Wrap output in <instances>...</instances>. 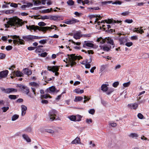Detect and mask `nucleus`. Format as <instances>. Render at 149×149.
<instances>
[{
    "label": "nucleus",
    "mask_w": 149,
    "mask_h": 149,
    "mask_svg": "<svg viewBox=\"0 0 149 149\" xmlns=\"http://www.w3.org/2000/svg\"><path fill=\"white\" fill-rule=\"evenodd\" d=\"M61 19V17L58 15H50V20H60Z\"/></svg>",
    "instance_id": "obj_21"
},
{
    "label": "nucleus",
    "mask_w": 149,
    "mask_h": 149,
    "mask_svg": "<svg viewBox=\"0 0 149 149\" xmlns=\"http://www.w3.org/2000/svg\"><path fill=\"white\" fill-rule=\"evenodd\" d=\"M10 6L14 8H17L18 7L17 4L16 3H12L10 5Z\"/></svg>",
    "instance_id": "obj_52"
},
{
    "label": "nucleus",
    "mask_w": 149,
    "mask_h": 149,
    "mask_svg": "<svg viewBox=\"0 0 149 149\" xmlns=\"http://www.w3.org/2000/svg\"><path fill=\"white\" fill-rule=\"evenodd\" d=\"M88 17L90 18L91 20H92V19L95 17H98L99 18H101V17L100 15H91L88 16Z\"/></svg>",
    "instance_id": "obj_26"
},
{
    "label": "nucleus",
    "mask_w": 149,
    "mask_h": 149,
    "mask_svg": "<svg viewBox=\"0 0 149 149\" xmlns=\"http://www.w3.org/2000/svg\"><path fill=\"white\" fill-rule=\"evenodd\" d=\"M119 84V83L118 81H116L114 82L113 84V86L115 87H117Z\"/></svg>",
    "instance_id": "obj_49"
},
{
    "label": "nucleus",
    "mask_w": 149,
    "mask_h": 149,
    "mask_svg": "<svg viewBox=\"0 0 149 149\" xmlns=\"http://www.w3.org/2000/svg\"><path fill=\"white\" fill-rule=\"evenodd\" d=\"M8 71L6 70L0 72V79L6 77L8 73Z\"/></svg>",
    "instance_id": "obj_8"
},
{
    "label": "nucleus",
    "mask_w": 149,
    "mask_h": 149,
    "mask_svg": "<svg viewBox=\"0 0 149 149\" xmlns=\"http://www.w3.org/2000/svg\"><path fill=\"white\" fill-rule=\"evenodd\" d=\"M5 55L2 53H0V59H3L5 57Z\"/></svg>",
    "instance_id": "obj_58"
},
{
    "label": "nucleus",
    "mask_w": 149,
    "mask_h": 149,
    "mask_svg": "<svg viewBox=\"0 0 149 149\" xmlns=\"http://www.w3.org/2000/svg\"><path fill=\"white\" fill-rule=\"evenodd\" d=\"M92 120L91 119L87 118L86 119V122L88 124H90L92 122Z\"/></svg>",
    "instance_id": "obj_44"
},
{
    "label": "nucleus",
    "mask_w": 149,
    "mask_h": 149,
    "mask_svg": "<svg viewBox=\"0 0 149 149\" xmlns=\"http://www.w3.org/2000/svg\"><path fill=\"white\" fill-rule=\"evenodd\" d=\"M57 113V111L55 109H52L49 111V117L51 121H53L54 120H58V118H56Z\"/></svg>",
    "instance_id": "obj_4"
},
{
    "label": "nucleus",
    "mask_w": 149,
    "mask_h": 149,
    "mask_svg": "<svg viewBox=\"0 0 149 149\" xmlns=\"http://www.w3.org/2000/svg\"><path fill=\"white\" fill-rule=\"evenodd\" d=\"M67 3L69 6H72L74 4V2L72 0H68L67 1Z\"/></svg>",
    "instance_id": "obj_32"
},
{
    "label": "nucleus",
    "mask_w": 149,
    "mask_h": 149,
    "mask_svg": "<svg viewBox=\"0 0 149 149\" xmlns=\"http://www.w3.org/2000/svg\"><path fill=\"white\" fill-rule=\"evenodd\" d=\"M80 139L79 137H77L73 141L71 142L72 144L80 143Z\"/></svg>",
    "instance_id": "obj_24"
},
{
    "label": "nucleus",
    "mask_w": 149,
    "mask_h": 149,
    "mask_svg": "<svg viewBox=\"0 0 149 149\" xmlns=\"http://www.w3.org/2000/svg\"><path fill=\"white\" fill-rule=\"evenodd\" d=\"M12 36V38L13 39H15V38H18V43L20 44L21 45H23L24 44V41L22 40H21V39L19 38V36H17L16 35H14Z\"/></svg>",
    "instance_id": "obj_20"
},
{
    "label": "nucleus",
    "mask_w": 149,
    "mask_h": 149,
    "mask_svg": "<svg viewBox=\"0 0 149 149\" xmlns=\"http://www.w3.org/2000/svg\"><path fill=\"white\" fill-rule=\"evenodd\" d=\"M107 65H103L101 66L100 68V72H102L103 71H104L106 68Z\"/></svg>",
    "instance_id": "obj_37"
},
{
    "label": "nucleus",
    "mask_w": 149,
    "mask_h": 149,
    "mask_svg": "<svg viewBox=\"0 0 149 149\" xmlns=\"http://www.w3.org/2000/svg\"><path fill=\"white\" fill-rule=\"evenodd\" d=\"M95 112V110L93 109H91L89 110L88 111V112L89 113L91 114H93Z\"/></svg>",
    "instance_id": "obj_54"
},
{
    "label": "nucleus",
    "mask_w": 149,
    "mask_h": 149,
    "mask_svg": "<svg viewBox=\"0 0 149 149\" xmlns=\"http://www.w3.org/2000/svg\"><path fill=\"white\" fill-rule=\"evenodd\" d=\"M26 27L27 29L29 30L30 31L33 30L34 31H35L36 30H38L39 31H41L43 32H45L48 30L52 29H54V27H55L56 28H57L55 25H52L50 27H39L38 26H35L34 25L29 26L27 25L26 26ZM55 30H56V29H55Z\"/></svg>",
    "instance_id": "obj_2"
},
{
    "label": "nucleus",
    "mask_w": 149,
    "mask_h": 149,
    "mask_svg": "<svg viewBox=\"0 0 149 149\" xmlns=\"http://www.w3.org/2000/svg\"><path fill=\"white\" fill-rule=\"evenodd\" d=\"M119 41L120 44L121 45L123 44L126 42V40L124 38H122L119 39Z\"/></svg>",
    "instance_id": "obj_36"
},
{
    "label": "nucleus",
    "mask_w": 149,
    "mask_h": 149,
    "mask_svg": "<svg viewBox=\"0 0 149 149\" xmlns=\"http://www.w3.org/2000/svg\"><path fill=\"white\" fill-rule=\"evenodd\" d=\"M79 22V20L74 18H72L70 20L66 22L65 23L67 24H73Z\"/></svg>",
    "instance_id": "obj_13"
},
{
    "label": "nucleus",
    "mask_w": 149,
    "mask_h": 149,
    "mask_svg": "<svg viewBox=\"0 0 149 149\" xmlns=\"http://www.w3.org/2000/svg\"><path fill=\"white\" fill-rule=\"evenodd\" d=\"M122 3V2L120 1L116 0L115 2L112 3L113 4H118L120 5Z\"/></svg>",
    "instance_id": "obj_39"
},
{
    "label": "nucleus",
    "mask_w": 149,
    "mask_h": 149,
    "mask_svg": "<svg viewBox=\"0 0 149 149\" xmlns=\"http://www.w3.org/2000/svg\"><path fill=\"white\" fill-rule=\"evenodd\" d=\"M41 99H42V98L46 99L48 97L51 98V97L49 94H46L44 95H41Z\"/></svg>",
    "instance_id": "obj_31"
},
{
    "label": "nucleus",
    "mask_w": 149,
    "mask_h": 149,
    "mask_svg": "<svg viewBox=\"0 0 149 149\" xmlns=\"http://www.w3.org/2000/svg\"><path fill=\"white\" fill-rule=\"evenodd\" d=\"M22 72L23 74H26L28 75H31L32 73L31 71L27 68H25L23 69Z\"/></svg>",
    "instance_id": "obj_15"
},
{
    "label": "nucleus",
    "mask_w": 149,
    "mask_h": 149,
    "mask_svg": "<svg viewBox=\"0 0 149 149\" xmlns=\"http://www.w3.org/2000/svg\"><path fill=\"white\" fill-rule=\"evenodd\" d=\"M145 3L143 2H141V3H138L137 2L136 3V5L139 6H143V4Z\"/></svg>",
    "instance_id": "obj_64"
},
{
    "label": "nucleus",
    "mask_w": 149,
    "mask_h": 149,
    "mask_svg": "<svg viewBox=\"0 0 149 149\" xmlns=\"http://www.w3.org/2000/svg\"><path fill=\"white\" fill-rule=\"evenodd\" d=\"M68 118L71 121H76V117L75 116L72 115L68 117Z\"/></svg>",
    "instance_id": "obj_29"
},
{
    "label": "nucleus",
    "mask_w": 149,
    "mask_h": 149,
    "mask_svg": "<svg viewBox=\"0 0 149 149\" xmlns=\"http://www.w3.org/2000/svg\"><path fill=\"white\" fill-rule=\"evenodd\" d=\"M138 106V104L136 103L129 104L128 105L129 108L134 109H136Z\"/></svg>",
    "instance_id": "obj_11"
},
{
    "label": "nucleus",
    "mask_w": 149,
    "mask_h": 149,
    "mask_svg": "<svg viewBox=\"0 0 149 149\" xmlns=\"http://www.w3.org/2000/svg\"><path fill=\"white\" fill-rule=\"evenodd\" d=\"M85 46L89 47H92L94 46V44L90 41H85L84 44L83 45L84 47H85Z\"/></svg>",
    "instance_id": "obj_16"
},
{
    "label": "nucleus",
    "mask_w": 149,
    "mask_h": 149,
    "mask_svg": "<svg viewBox=\"0 0 149 149\" xmlns=\"http://www.w3.org/2000/svg\"><path fill=\"white\" fill-rule=\"evenodd\" d=\"M104 21L106 22L108 24H110L111 23H120L121 22V21H120L117 20V21H116L115 20L113 19H109L107 20H105Z\"/></svg>",
    "instance_id": "obj_14"
},
{
    "label": "nucleus",
    "mask_w": 149,
    "mask_h": 149,
    "mask_svg": "<svg viewBox=\"0 0 149 149\" xmlns=\"http://www.w3.org/2000/svg\"><path fill=\"white\" fill-rule=\"evenodd\" d=\"M74 91L78 94H81L83 93L84 92V91L83 90H80L79 88H76L75 89Z\"/></svg>",
    "instance_id": "obj_30"
},
{
    "label": "nucleus",
    "mask_w": 149,
    "mask_h": 149,
    "mask_svg": "<svg viewBox=\"0 0 149 149\" xmlns=\"http://www.w3.org/2000/svg\"><path fill=\"white\" fill-rule=\"evenodd\" d=\"M56 91V88L54 86H52L51 87L47 88L46 92L47 93H52Z\"/></svg>",
    "instance_id": "obj_17"
},
{
    "label": "nucleus",
    "mask_w": 149,
    "mask_h": 149,
    "mask_svg": "<svg viewBox=\"0 0 149 149\" xmlns=\"http://www.w3.org/2000/svg\"><path fill=\"white\" fill-rule=\"evenodd\" d=\"M14 12V10H6L5 12V13L6 14H10L13 13Z\"/></svg>",
    "instance_id": "obj_38"
},
{
    "label": "nucleus",
    "mask_w": 149,
    "mask_h": 149,
    "mask_svg": "<svg viewBox=\"0 0 149 149\" xmlns=\"http://www.w3.org/2000/svg\"><path fill=\"white\" fill-rule=\"evenodd\" d=\"M132 45L133 43L131 42H127L125 44V45L128 47H130L132 46Z\"/></svg>",
    "instance_id": "obj_59"
},
{
    "label": "nucleus",
    "mask_w": 149,
    "mask_h": 149,
    "mask_svg": "<svg viewBox=\"0 0 149 149\" xmlns=\"http://www.w3.org/2000/svg\"><path fill=\"white\" fill-rule=\"evenodd\" d=\"M12 73L14 75H15L17 77H21L23 76V74L22 72L19 71H14L12 72Z\"/></svg>",
    "instance_id": "obj_12"
},
{
    "label": "nucleus",
    "mask_w": 149,
    "mask_h": 149,
    "mask_svg": "<svg viewBox=\"0 0 149 149\" xmlns=\"http://www.w3.org/2000/svg\"><path fill=\"white\" fill-rule=\"evenodd\" d=\"M109 125L113 127H115L117 126V124L116 123H114L113 122L109 121Z\"/></svg>",
    "instance_id": "obj_34"
},
{
    "label": "nucleus",
    "mask_w": 149,
    "mask_h": 149,
    "mask_svg": "<svg viewBox=\"0 0 149 149\" xmlns=\"http://www.w3.org/2000/svg\"><path fill=\"white\" fill-rule=\"evenodd\" d=\"M83 98L81 96H76L74 100V101L75 102H78L80 101L83 100Z\"/></svg>",
    "instance_id": "obj_27"
},
{
    "label": "nucleus",
    "mask_w": 149,
    "mask_h": 149,
    "mask_svg": "<svg viewBox=\"0 0 149 149\" xmlns=\"http://www.w3.org/2000/svg\"><path fill=\"white\" fill-rule=\"evenodd\" d=\"M106 42L108 44H109L113 46V48L114 47L115 44L114 43L113 40L110 37H107L105 38Z\"/></svg>",
    "instance_id": "obj_9"
},
{
    "label": "nucleus",
    "mask_w": 149,
    "mask_h": 149,
    "mask_svg": "<svg viewBox=\"0 0 149 149\" xmlns=\"http://www.w3.org/2000/svg\"><path fill=\"white\" fill-rule=\"evenodd\" d=\"M114 91V90L113 88H110L108 91H107L106 93L108 95H109L110 94H111L112 92H113Z\"/></svg>",
    "instance_id": "obj_43"
},
{
    "label": "nucleus",
    "mask_w": 149,
    "mask_h": 149,
    "mask_svg": "<svg viewBox=\"0 0 149 149\" xmlns=\"http://www.w3.org/2000/svg\"><path fill=\"white\" fill-rule=\"evenodd\" d=\"M125 22L128 23H131L133 22V20L132 19H126L125 21Z\"/></svg>",
    "instance_id": "obj_56"
},
{
    "label": "nucleus",
    "mask_w": 149,
    "mask_h": 149,
    "mask_svg": "<svg viewBox=\"0 0 149 149\" xmlns=\"http://www.w3.org/2000/svg\"><path fill=\"white\" fill-rule=\"evenodd\" d=\"M89 144L90 145V148H93L95 146V145L92 141H91L89 142Z\"/></svg>",
    "instance_id": "obj_41"
},
{
    "label": "nucleus",
    "mask_w": 149,
    "mask_h": 149,
    "mask_svg": "<svg viewBox=\"0 0 149 149\" xmlns=\"http://www.w3.org/2000/svg\"><path fill=\"white\" fill-rule=\"evenodd\" d=\"M74 14L76 15V16L79 17L81 16L82 15V14L81 13H79V12H75L74 13Z\"/></svg>",
    "instance_id": "obj_61"
},
{
    "label": "nucleus",
    "mask_w": 149,
    "mask_h": 149,
    "mask_svg": "<svg viewBox=\"0 0 149 149\" xmlns=\"http://www.w3.org/2000/svg\"><path fill=\"white\" fill-rule=\"evenodd\" d=\"M76 117V121H79L81 120L82 116L79 115L75 116Z\"/></svg>",
    "instance_id": "obj_42"
},
{
    "label": "nucleus",
    "mask_w": 149,
    "mask_h": 149,
    "mask_svg": "<svg viewBox=\"0 0 149 149\" xmlns=\"http://www.w3.org/2000/svg\"><path fill=\"white\" fill-rule=\"evenodd\" d=\"M22 116H24L26 113L27 107L25 105H22L21 106Z\"/></svg>",
    "instance_id": "obj_19"
},
{
    "label": "nucleus",
    "mask_w": 149,
    "mask_h": 149,
    "mask_svg": "<svg viewBox=\"0 0 149 149\" xmlns=\"http://www.w3.org/2000/svg\"><path fill=\"white\" fill-rule=\"evenodd\" d=\"M138 117L140 119H142L143 118V116L141 113H139L137 115Z\"/></svg>",
    "instance_id": "obj_57"
},
{
    "label": "nucleus",
    "mask_w": 149,
    "mask_h": 149,
    "mask_svg": "<svg viewBox=\"0 0 149 149\" xmlns=\"http://www.w3.org/2000/svg\"><path fill=\"white\" fill-rule=\"evenodd\" d=\"M97 41L100 42L101 44H103L106 42L105 38L103 39L102 37H100L97 39Z\"/></svg>",
    "instance_id": "obj_28"
},
{
    "label": "nucleus",
    "mask_w": 149,
    "mask_h": 149,
    "mask_svg": "<svg viewBox=\"0 0 149 149\" xmlns=\"http://www.w3.org/2000/svg\"><path fill=\"white\" fill-rule=\"evenodd\" d=\"M9 109V107H3L1 108V109L3 112H6Z\"/></svg>",
    "instance_id": "obj_48"
},
{
    "label": "nucleus",
    "mask_w": 149,
    "mask_h": 149,
    "mask_svg": "<svg viewBox=\"0 0 149 149\" xmlns=\"http://www.w3.org/2000/svg\"><path fill=\"white\" fill-rule=\"evenodd\" d=\"M109 86V85L107 84H102L101 87V90L104 92H107L108 89V86Z\"/></svg>",
    "instance_id": "obj_18"
},
{
    "label": "nucleus",
    "mask_w": 149,
    "mask_h": 149,
    "mask_svg": "<svg viewBox=\"0 0 149 149\" xmlns=\"http://www.w3.org/2000/svg\"><path fill=\"white\" fill-rule=\"evenodd\" d=\"M42 19H50V16H44L42 17Z\"/></svg>",
    "instance_id": "obj_51"
},
{
    "label": "nucleus",
    "mask_w": 149,
    "mask_h": 149,
    "mask_svg": "<svg viewBox=\"0 0 149 149\" xmlns=\"http://www.w3.org/2000/svg\"><path fill=\"white\" fill-rule=\"evenodd\" d=\"M5 20L7 21L6 24H5L6 28H8L10 26L18 27L21 26L24 24V22L22 20L16 17H13L12 18L4 19V21Z\"/></svg>",
    "instance_id": "obj_1"
},
{
    "label": "nucleus",
    "mask_w": 149,
    "mask_h": 149,
    "mask_svg": "<svg viewBox=\"0 0 149 149\" xmlns=\"http://www.w3.org/2000/svg\"><path fill=\"white\" fill-rule=\"evenodd\" d=\"M33 6V4L31 3H27L25 5H22L21 6V8L23 10H25L27 8L32 7Z\"/></svg>",
    "instance_id": "obj_10"
},
{
    "label": "nucleus",
    "mask_w": 149,
    "mask_h": 149,
    "mask_svg": "<svg viewBox=\"0 0 149 149\" xmlns=\"http://www.w3.org/2000/svg\"><path fill=\"white\" fill-rule=\"evenodd\" d=\"M101 49L104 51H107L110 50V48L108 46H103L101 47Z\"/></svg>",
    "instance_id": "obj_33"
},
{
    "label": "nucleus",
    "mask_w": 149,
    "mask_h": 149,
    "mask_svg": "<svg viewBox=\"0 0 149 149\" xmlns=\"http://www.w3.org/2000/svg\"><path fill=\"white\" fill-rule=\"evenodd\" d=\"M9 98L11 99H15L17 98V97L16 95H10L8 96Z\"/></svg>",
    "instance_id": "obj_45"
},
{
    "label": "nucleus",
    "mask_w": 149,
    "mask_h": 149,
    "mask_svg": "<svg viewBox=\"0 0 149 149\" xmlns=\"http://www.w3.org/2000/svg\"><path fill=\"white\" fill-rule=\"evenodd\" d=\"M30 84L31 86L36 87H38L39 86V85L37 83L34 82H31Z\"/></svg>",
    "instance_id": "obj_46"
},
{
    "label": "nucleus",
    "mask_w": 149,
    "mask_h": 149,
    "mask_svg": "<svg viewBox=\"0 0 149 149\" xmlns=\"http://www.w3.org/2000/svg\"><path fill=\"white\" fill-rule=\"evenodd\" d=\"M130 84V81L127 82L126 83H124L123 84V86L125 87H128Z\"/></svg>",
    "instance_id": "obj_50"
},
{
    "label": "nucleus",
    "mask_w": 149,
    "mask_h": 149,
    "mask_svg": "<svg viewBox=\"0 0 149 149\" xmlns=\"http://www.w3.org/2000/svg\"><path fill=\"white\" fill-rule=\"evenodd\" d=\"M81 36V33L79 32H78L74 34V38L76 39H80Z\"/></svg>",
    "instance_id": "obj_25"
},
{
    "label": "nucleus",
    "mask_w": 149,
    "mask_h": 149,
    "mask_svg": "<svg viewBox=\"0 0 149 149\" xmlns=\"http://www.w3.org/2000/svg\"><path fill=\"white\" fill-rule=\"evenodd\" d=\"M131 39L132 40H137L138 39V36H132L131 37Z\"/></svg>",
    "instance_id": "obj_62"
},
{
    "label": "nucleus",
    "mask_w": 149,
    "mask_h": 149,
    "mask_svg": "<svg viewBox=\"0 0 149 149\" xmlns=\"http://www.w3.org/2000/svg\"><path fill=\"white\" fill-rule=\"evenodd\" d=\"M59 66H48L47 68L48 70L52 71L53 72H55V75L58 76L59 74V73L57 72L58 71Z\"/></svg>",
    "instance_id": "obj_6"
},
{
    "label": "nucleus",
    "mask_w": 149,
    "mask_h": 149,
    "mask_svg": "<svg viewBox=\"0 0 149 149\" xmlns=\"http://www.w3.org/2000/svg\"><path fill=\"white\" fill-rule=\"evenodd\" d=\"M138 135L136 134V133H131L130 135V136L132 137V138H134V137H138Z\"/></svg>",
    "instance_id": "obj_47"
},
{
    "label": "nucleus",
    "mask_w": 149,
    "mask_h": 149,
    "mask_svg": "<svg viewBox=\"0 0 149 149\" xmlns=\"http://www.w3.org/2000/svg\"><path fill=\"white\" fill-rule=\"evenodd\" d=\"M59 127H55L52 129H47L46 130V131L47 132L53 135L54 133L58 132Z\"/></svg>",
    "instance_id": "obj_7"
},
{
    "label": "nucleus",
    "mask_w": 149,
    "mask_h": 149,
    "mask_svg": "<svg viewBox=\"0 0 149 149\" xmlns=\"http://www.w3.org/2000/svg\"><path fill=\"white\" fill-rule=\"evenodd\" d=\"M12 48V47L11 46H8L6 47V49L8 51L11 50Z\"/></svg>",
    "instance_id": "obj_63"
},
{
    "label": "nucleus",
    "mask_w": 149,
    "mask_h": 149,
    "mask_svg": "<svg viewBox=\"0 0 149 149\" xmlns=\"http://www.w3.org/2000/svg\"><path fill=\"white\" fill-rule=\"evenodd\" d=\"M22 137L27 142L29 143L31 142V139L27 134H23L22 135Z\"/></svg>",
    "instance_id": "obj_23"
},
{
    "label": "nucleus",
    "mask_w": 149,
    "mask_h": 149,
    "mask_svg": "<svg viewBox=\"0 0 149 149\" xmlns=\"http://www.w3.org/2000/svg\"><path fill=\"white\" fill-rule=\"evenodd\" d=\"M52 10L53 9L52 8L44 10L43 11V13H48L50 12L51 11H52Z\"/></svg>",
    "instance_id": "obj_40"
},
{
    "label": "nucleus",
    "mask_w": 149,
    "mask_h": 149,
    "mask_svg": "<svg viewBox=\"0 0 149 149\" xmlns=\"http://www.w3.org/2000/svg\"><path fill=\"white\" fill-rule=\"evenodd\" d=\"M43 37H38L32 35H26L22 36V38L25 41H30L33 39H39L43 38Z\"/></svg>",
    "instance_id": "obj_5"
},
{
    "label": "nucleus",
    "mask_w": 149,
    "mask_h": 149,
    "mask_svg": "<svg viewBox=\"0 0 149 149\" xmlns=\"http://www.w3.org/2000/svg\"><path fill=\"white\" fill-rule=\"evenodd\" d=\"M17 92V90L13 88H8L6 89L5 93H10L12 92Z\"/></svg>",
    "instance_id": "obj_22"
},
{
    "label": "nucleus",
    "mask_w": 149,
    "mask_h": 149,
    "mask_svg": "<svg viewBox=\"0 0 149 149\" xmlns=\"http://www.w3.org/2000/svg\"><path fill=\"white\" fill-rule=\"evenodd\" d=\"M47 41L46 39H43L40 41L39 42L41 44H44Z\"/></svg>",
    "instance_id": "obj_53"
},
{
    "label": "nucleus",
    "mask_w": 149,
    "mask_h": 149,
    "mask_svg": "<svg viewBox=\"0 0 149 149\" xmlns=\"http://www.w3.org/2000/svg\"><path fill=\"white\" fill-rule=\"evenodd\" d=\"M82 58V57L80 56H75L74 54H72L70 55V57H69V63L71 67L76 64V63L74 61L77 59L79 60Z\"/></svg>",
    "instance_id": "obj_3"
},
{
    "label": "nucleus",
    "mask_w": 149,
    "mask_h": 149,
    "mask_svg": "<svg viewBox=\"0 0 149 149\" xmlns=\"http://www.w3.org/2000/svg\"><path fill=\"white\" fill-rule=\"evenodd\" d=\"M38 25L40 26H44L46 25V24L43 22H39Z\"/></svg>",
    "instance_id": "obj_55"
},
{
    "label": "nucleus",
    "mask_w": 149,
    "mask_h": 149,
    "mask_svg": "<svg viewBox=\"0 0 149 149\" xmlns=\"http://www.w3.org/2000/svg\"><path fill=\"white\" fill-rule=\"evenodd\" d=\"M19 117V116L18 115L15 114L13 115L12 117L11 120L12 121H15L18 119Z\"/></svg>",
    "instance_id": "obj_35"
},
{
    "label": "nucleus",
    "mask_w": 149,
    "mask_h": 149,
    "mask_svg": "<svg viewBox=\"0 0 149 149\" xmlns=\"http://www.w3.org/2000/svg\"><path fill=\"white\" fill-rule=\"evenodd\" d=\"M41 3V1H40L39 0H36L34 1V4L35 5H36L38 4H40Z\"/></svg>",
    "instance_id": "obj_60"
}]
</instances>
